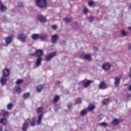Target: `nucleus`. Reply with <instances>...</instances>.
<instances>
[{
    "instance_id": "f257e3e1",
    "label": "nucleus",
    "mask_w": 131,
    "mask_h": 131,
    "mask_svg": "<svg viewBox=\"0 0 131 131\" xmlns=\"http://www.w3.org/2000/svg\"><path fill=\"white\" fill-rule=\"evenodd\" d=\"M36 4L37 7L41 9L47 6V1L46 0H37Z\"/></svg>"
},
{
    "instance_id": "f03ea898",
    "label": "nucleus",
    "mask_w": 131,
    "mask_h": 131,
    "mask_svg": "<svg viewBox=\"0 0 131 131\" xmlns=\"http://www.w3.org/2000/svg\"><path fill=\"white\" fill-rule=\"evenodd\" d=\"M41 61H42V58L41 57H38V58L36 60L35 65L34 66L35 68H37V67H39L40 65H41Z\"/></svg>"
},
{
    "instance_id": "7ed1b4c3",
    "label": "nucleus",
    "mask_w": 131,
    "mask_h": 131,
    "mask_svg": "<svg viewBox=\"0 0 131 131\" xmlns=\"http://www.w3.org/2000/svg\"><path fill=\"white\" fill-rule=\"evenodd\" d=\"M56 52H52L51 53H50L49 55H48L46 59V60L49 61H50V60H51V59H52V58H54V57H55V56H56Z\"/></svg>"
},
{
    "instance_id": "20e7f679",
    "label": "nucleus",
    "mask_w": 131,
    "mask_h": 131,
    "mask_svg": "<svg viewBox=\"0 0 131 131\" xmlns=\"http://www.w3.org/2000/svg\"><path fill=\"white\" fill-rule=\"evenodd\" d=\"M18 40H20V41H21L22 42H25L26 40V36L20 34L18 36Z\"/></svg>"
},
{
    "instance_id": "39448f33",
    "label": "nucleus",
    "mask_w": 131,
    "mask_h": 131,
    "mask_svg": "<svg viewBox=\"0 0 131 131\" xmlns=\"http://www.w3.org/2000/svg\"><path fill=\"white\" fill-rule=\"evenodd\" d=\"M37 19L40 21V22L42 23L46 22V17L41 15H38L37 16Z\"/></svg>"
},
{
    "instance_id": "423d86ee",
    "label": "nucleus",
    "mask_w": 131,
    "mask_h": 131,
    "mask_svg": "<svg viewBox=\"0 0 131 131\" xmlns=\"http://www.w3.org/2000/svg\"><path fill=\"white\" fill-rule=\"evenodd\" d=\"M114 85L116 86H118L120 83V77H116L115 78V81H114Z\"/></svg>"
},
{
    "instance_id": "0eeeda50",
    "label": "nucleus",
    "mask_w": 131,
    "mask_h": 131,
    "mask_svg": "<svg viewBox=\"0 0 131 131\" xmlns=\"http://www.w3.org/2000/svg\"><path fill=\"white\" fill-rule=\"evenodd\" d=\"M92 82H93V81L92 80H85L83 81V86H84V88H88V86H89V85H90V84Z\"/></svg>"
},
{
    "instance_id": "6e6552de",
    "label": "nucleus",
    "mask_w": 131,
    "mask_h": 131,
    "mask_svg": "<svg viewBox=\"0 0 131 131\" xmlns=\"http://www.w3.org/2000/svg\"><path fill=\"white\" fill-rule=\"evenodd\" d=\"M99 88L100 90H106L107 89V85L105 82H101L99 85Z\"/></svg>"
},
{
    "instance_id": "1a4fd4ad",
    "label": "nucleus",
    "mask_w": 131,
    "mask_h": 131,
    "mask_svg": "<svg viewBox=\"0 0 131 131\" xmlns=\"http://www.w3.org/2000/svg\"><path fill=\"white\" fill-rule=\"evenodd\" d=\"M3 76H4L5 77H7L10 74V71L8 69H5L3 71Z\"/></svg>"
},
{
    "instance_id": "9d476101",
    "label": "nucleus",
    "mask_w": 131,
    "mask_h": 131,
    "mask_svg": "<svg viewBox=\"0 0 131 131\" xmlns=\"http://www.w3.org/2000/svg\"><path fill=\"white\" fill-rule=\"evenodd\" d=\"M58 40V35L55 34L52 36L51 37V41L53 43H55L56 41Z\"/></svg>"
},
{
    "instance_id": "9b49d317",
    "label": "nucleus",
    "mask_w": 131,
    "mask_h": 131,
    "mask_svg": "<svg viewBox=\"0 0 131 131\" xmlns=\"http://www.w3.org/2000/svg\"><path fill=\"white\" fill-rule=\"evenodd\" d=\"M110 64L108 63H105L102 66L103 69L105 71H107V70H109V69H110Z\"/></svg>"
},
{
    "instance_id": "f8f14e48",
    "label": "nucleus",
    "mask_w": 131,
    "mask_h": 131,
    "mask_svg": "<svg viewBox=\"0 0 131 131\" xmlns=\"http://www.w3.org/2000/svg\"><path fill=\"white\" fill-rule=\"evenodd\" d=\"M36 54L37 57L39 58L40 57H41L42 55H43V52L41 50H37L36 51Z\"/></svg>"
},
{
    "instance_id": "ddd939ff",
    "label": "nucleus",
    "mask_w": 131,
    "mask_h": 131,
    "mask_svg": "<svg viewBox=\"0 0 131 131\" xmlns=\"http://www.w3.org/2000/svg\"><path fill=\"white\" fill-rule=\"evenodd\" d=\"M0 11H2V12H5L7 11V7H6L3 3L0 1Z\"/></svg>"
},
{
    "instance_id": "4468645a",
    "label": "nucleus",
    "mask_w": 131,
    "mask_h": 131,
    "mask_svg": "<svg viewBox=\"0 0 131 131\" xmlns=\"http://www.w3.org/2000/svg\"><path fill=\"white\" fill-rule=\"evenodd\" d=\"M42 117H43V115L42 114H40L38 116V119L37 121V125H39V124H40V123H41V120L42 119Z\"/></svg>"
},
{
    "instance_id": "2eb2a0df",
    "label": "nucleus",
    "mask_w": 131,
    "mask_h": 131,
    "mask_svg": "<svg viewBox=\"0 0 131 131\" xmlns=\"http://www.w3.org/2000/svg\"><path fill=\"white\" fill-rule=\"evenodd\" d=\"M1 83L2 85H5L7 83V79L5 77H2L1 79Z\"/></svg>"
},
{
    "instance_id": "dca6fc26",
    "label": "nucleus",
    "mask_w": 131,
    "mask_h": 131,
    "mask_svg": "<svg viewBox=\"0 0 131 131\" xmlns=\"http://www.w3.org/2000/svg\"><path fill=\"white\" fill-rule=\"evenodd\" d=\"M120 122V120L114 119L112 121V124H113L114 125H117V124H119Z\"/></svg>"
},
{
    "instance_id": "f3484780",
    "label": "nucleus",
    "mask_w": 131,
    "mask_h": 131,
    "mask_svg": "<svg viewBox=\"0 0 131 131\" xmlns=\"http://www.w3.org/2000/svg\"><path fill=\"white\" fill-rule=\"evenodd\" d=\"M40 37V35L37 34H34L32 35V38L34 40L38 39Z\"/></svg>"
},
{
    "instance_id": "a211bd4d",
    "label": "nucleus",
    "mask_w": 131,
    "mask_h": 131,
    "mask_svg": "<svg viewBox=\"0 0 131 131\" xmlns=\"http://www.w3.org/2000/svg\"><path fill=\"white\" fill-rule=\"evenodd\" d=\"M8 122V121L7 120V119L6 118H2L0 120V123L3 124V125H6Z\"/></svg>"
},
{
    "instance_id": "6ab92c4d",
    "label": "nucleus",
    "mask_w": 131,
    "mask_h": 131,
    "mask_svg": "<svg viewBox=\"0 0 131 131\" xmlns=\"http://www.w3.org/2000/svg\"><path fill=\"white\" fill-rule=\"evenodd\" d=\"M5 41L7 45H10V43H11V42L12 41V38L11 37H7L5 39Z\"/></svg>"
},
{
    "instance_id": "aec40b11",
    "label": "nucleus",
    "mask_w": 131,
    "mask_h": 131,
    "mask_svg": "<svg viewBox=\"0 0 131 131\" xmlns=\"http://www.w3.org/2000/svg\"><path fill=\"white\" fill-rule=\"evenodd\" d=\"M28 127V123L25 122L23 125V127H22L23 131H26Z\"/></svg>"
},
{
    "instance_id": "412c9836",
    "label": "nucleus",
    "mask_w": 131,
    "mask_h": 131,
    "mask_svg": "<svg viewBox=\"0 0 131 131\" xmlns=\"http://www.w3.org/2000/svg\"><path fill=\"white\" fill-rule=\"evenodd\" d=\"M14 90L15 92H17V93H21V92H22V90H21V88L18 86H15Z\"/></svg>"
},
{
    "instance_id": "4be33fe9",
    "label": "nucleus",
    "mask_w": 131,
    "mask_h": 131,
    "mask_svg": "<svg viewBox=\"0 0 131 131\" xmlns=\"http://www.w3.org/2000/svg\"><path fill=\"white\" fill-rule=\"evenodd\" d=\"M42 89H43V87L42 86V85H40L36 88V91L38 93H40V92H41V90H42Z\"/></svg>"
},
{
    "instance_id": "5701e85b",
    "label": "nucleus",
    "mask_w": 131,
    "mask_h": 131,
    "mask_svg": "<svg viewBox=\"0 0 131 131\" xmlns=\"http://www.w3.org/2000/svg\"><path fill=\"white\" fill-rule=\"evenodd\" d=\"M99 126H104V127H107L108 126V123L105 122H102L99 124Z\"/></svg>"
},
{
    "instance_id": "b1692460",
    "label": "nucleus",
    "mask_w": 131,
    "mask_h": 131,
    "mask_svg": "<svg viewBox=\"0 0 131 131\" xmlns=\"http://www.w3.org/2000/svg\"><path fill=\"white\" fill-rule=\"evenodd\" d=\"M13 107H14V105L12 103H9L7 105V109H8V110H12V109H13Z\"/></svg>"
},
{
    "instance_id": "393cba45",
    "label": "nucleus",
    "mask_w": 131,
    "mask_h": 131,
    "mask_svg": "<svg viewBox=\"0 0 131 131\" xmlns=\"http://www.w3.org/2000/svg\"><path fill=\"white\" fill-rule=\"evenodd\" d=\"M64 21L66 23H69V22H71V21H72V18H69L68 17H66L64 18Z\"/></svg>"
},
{
    "instance_id": "a878e982",
    "label": "nucleus",
    "mask_w": 131,
    "mask_h": 131,
    "mask_svg": "<svg viewBox=\"0 0 131 131\" xmlns=\"http://www.w3.org/2000/svg\"><path fill=\"white\" fill-rule=\"evenodd\" d=\"M109 102H110L109 99H104L103 101V105H107V104H109Z\"/></svg>"
},
{
    "instance_id": "bb28decb",
    "label": "nucleus",
    "mask_w": 131,
    "mask_h": 131,
    "mask_svg": "<svg viewBox=\"0 0 131 131\" xmlns=\"http://www.w3.org/2000/svg\"><path fill=\"white\" fill-rule=\"evenodd\" d=\"M59 98H60V97L59 96H58V95L56 96L53 99L54 103H57V102H58Z\"/></svg>"
},
{
    "instance_id": "cd10ccee",
    "label": "nucleus",
    "mask_w": 131,
    "mask_h": 131,
    "mask_svg": "<svg viewBox=\"0 0 131 131\" xmlns=\"http://www.w3.org/2000/svg\"><path fill=\"white\" fill-rule=\"evenodd\" d=\"M35 125V118H33L31 122V126H34Z\"/></svg>"
},
{
    "instance_id": "c85d7f7f",
    "label": "nucleus",
    "mask_w": 131,
    "mask_h": 131,
    "mask_svg": "<svg viewBox=\"0 0 131 131\" xmlns=\"http://www.w3.org/2000/svg\"><path fill=\"white\" fill-rule=\"evenodd\" d=\"M84 59H85V60H89V61H91V59H92L91 55H89V54H86L85 56H84Z\"/></svg>"
},
{
    "instance_id": "c756f323",
    "label": "nucleus",
    "mask_w": 131,
    "mask_h": 131,
    "mask_svg": "<svg viewBox=\"0 0 131 131\" xmlns=\"http://www.w3.org/2000/svg\"><path fill=\"white\" fill-rule=\"evenodd\" d=\"M40 38L41 40H43V39H46V38H47L48 37V35H40Z\"/></svg>"
},
{
    "instance_id": "7c9ffc66",
    "label": "nucleus",
    "mask_w": 131,
    "mask_h": 131,
    "mask_svg": "<svg viewBox=\"0 0 131 131\" xmlns=\"http://www.w3.org/2000/svg\"><path fill=\"white\" fill-rule=\"evenodd\" d=\"M29 96H30L29 93H27L23 95V98L24 99H27V98H28Z\"/></svg>"
},
{
    "instance_id": "2f4dec72",
    "label": "nucleus",
    "mask_w": 131,
    "mask_h": 131,
    "mask_svg": "<svg viewBox=\"0 0 131 131\" xmlns=\"http://www.w3.org/2000/svg\"><path fill=\"white\" fill-rule=\"evenodd\" d=\"M86 113V111L85 110H83L81 112L80 114L82 116H84V115H85Z\"/></svg>"
},
{
    "instance_id": "473e14b6",
    "label": "nucleus",
    "mask_w": 131,
    "mask_h": 131,
    "mask_svg": "<svg viewBox=\"0 0 131 131\" xmlns=\"http://www.w3.org/2000/svg\"><path fill=\"white\" fill-rule=\"evenodd\" d=\"M95 109V105H90L88 107V110L89 111H92V110H94Z\"/></svg>"
},
{
    "instance_id": "72a5a7b5",
    "label": "nucleus",
    "mask_w": 131,
    "mask_h": 131,
    "mask_svg": "<svg viewBox=\"0 0 131 131\" xmlns=\"http://www.w3.org/2000/svg\"><path fill=\"white\" fill-rule=\"evenodd\" d=\"M23 82V79H18L17 80L16 82V84H21Z\"/></svg>"
},
{
    "instance_id": "f704fd0d",
    "label": "nucleus",
    "mask_w": 131,
    "mask_h": 131,
    "mask_svg": "<svg viewBox=\"0 0 131 131\" xmlns=\"http://www.w3.org/2000/svg\"><path fill=\"white\" fill-rule=\"evenodd\" d=\"M94 4H95V3H94V2H93V1L88 2V5L90 7H94Z\"/></svg>"
},
{
    "instance_id": "c9c22d12",
    "label": "nucleus",
    "mask_w": 131,
    "mask_h": 131,
    "mask_svg": "<svg viewBox=\"0 0 131 131\" xmlns=\"http://www.w3.org/2000/svg\"><path fill=\"white\" fill-rule=\"evenodd\" d=\"M42 111V107H39L36 111L37 113H38V114L41 113Z\"/></svg>"
},
{
    "instance_id": "e433bc0d",
    "label": "nucleus",
    "mask_w": 131,
    "mask_h": 131,
    "mask_svg": "<svg viewBox=\"0 0 131 131\" xmlns=\"http://www.w3.org/2000/svg\"><path fill=\"white\" fill-rule=\"evenodd\" d=\"M60 106L59 104H57L54 107V111H57V109H60Z\"/></svg>"
},
{
    "instance_id": "4c0bfd02",
    "label": "nucleus",
    "mask_w": 131,
    "mask_h": 131,
    "mask_svg": "<svg viewBox=\"0 0 131 131\" xmlns=\"http://www.w3.org/2000/svg\"><path fill=\"white\" fill-rule=\"evenodd\" d=\"M83 13H84V14H87L88 12H89V9H88V8H86L85 7V8L83 9Z\"/></svg>"
},
{
    "instance_id": "58836bf2",
    "label": "nucleus",
    "mask_w": 131,
    "mask_h": 131,
    "mask_svg": "<svg viewBox=\"0 0 131 131\" xmlns=\"http://www.w3.org/2000/svg\"><path fill=\"white\" fill-rule=\"evenodd\" d=\"M121 34H122V35L123 36H125V35H126V32H125V31H124V30H122L121 32Z\"/></svg>"
},
{
    "instance_id": "ea45409f",
    "label": "nucleus",
    "mask_w": 131,
    "mask_h": 131,
    "mask_svg": "<svg viewBox=\"0 0 131 131\" xmlns=\"http://www.w3.org/2000/svg\"><path fill=\"white\" fill-rule=\"evenodd\" d=\"M80 103H81V99H80V98L76 100V104H80Z\"/></svg>"
},
{
    "instance_id": "a19ab883",
    "label": "nucleus",
    "mask_w": 131,
    "mask_h": 131,
    "mask_svg": "<svg viewBox=\"0 0 131 131\" xmlns=\"http://www.w3.org/2000/svg\"><path fill=\"white\" fill-rule=\"evenodd\" d=\"M3 115H4V116L9 117V113L7 112H4L3 113Z\"/></svg>"
},
{
    "instance_id": "79ce46f5",
    "label": "nucleus",
    "mask_w": 131,
    "mask_h": 131,
    "mask_svg": "<svg viewBox=\"0 0 131 131\" xmlns=\"http://www.w3.org/2000/svg\"><path fill=\"white\" fill-rule=\"evenodd\" d=\"M72 26L73 27H76V26H77V23L76 21L73 23L72 24Z\"/></svg>"
},
{
    "instance_id": "37998d69",
    "label": "nucleus",
    "mask_w": 131,
    "mask_h": 131,
    "mask_svg": "<svg viewBox=\"0 0 131 131\" xmlns=\"http://www.w3.org/2000/svg\"><path fill=\"white\" fill-rule=\"evenodd\" d=\"M94 21V17L90 16L89 18V22L91 23V22H93Z\"/></svg>"
},
{
    "instance_id": "c03bdc74",
    "label": "nucleus",
    "mask_w": 131,
    "mask_h": 131,
    "mask_svg": "<svg viewBox=\"0 0 131 131\" xmlns=\"http://www.w3.org/2000/svg\"><path fill=\"white\" fill-rule=\"evenodd\" d=\"M18 7H19V8H22V7H23V4H22V3L21 2H19L18 3Z\"/></svg>"
},
{
    "instance_id": "a18cd8bd",
    "label": "nucleus",
    "mask_w": 131,
    "mask_h": 131,
    "mask_svg": "<svg viewBox=\"0 0 131 131\" xmlns=\"http://www.w3.org/2000/svg\"><path fill=\"white\" fill-rule=\"evenodd\" d=\"M52 29H57V26L56 25H53L52 26Z\"/></svg>"
},
{
    "instance_id": "49530a36",
    "label": "nucleus",
    "mask_w": 131,
    "mask_h": 131,
    "mask_svg": "<svg viewBox=\"0 0 131 131\" xmlns=\"http://www.w3.org/2000/svg\"><path fill=\"white\" fill-rule=\"evenodd\" d=\"M5 131H10V127L9 126H7L5 128Z\"/></svg>"
},
{
    "instance_id": "de8ad7c7",
    "label": "nucleus",
    "mask_w": 131,
    "mask_h": 131,
    "mask_svg": "<svg viewBox=\"0 0 131 131\" xmlns=\"http://www.w3.org/2000/svg\"><path fill=\"white\" fill-rule=\"evenodd\" d=\"M93 51H94V52H96V51H97L98 48H97V47H93Z\"/></svg>"
},
{
    "instance_id": "09e8293b",
    "label": "nucleus",
    "mask_w": 131,
    "mask_h": 131,
    "mask_svg": "<svg viewBox=\"0 0 131 131\" xmlns=\"http://www.w3.org/2000/svg\"><path fill=\"white\" fill-rule=\"evenodd\" d=\"M71 107H72V105L71 104H68V109H70V108H71Z\"/></svg>"
},
{
    "instance_id": "8fccbe9b",
    "label": "nucleus",
    "mask_w": 131,
    "mask_h": 131,
    "mask_svg": "<svg viewBox=\"0 0 131 131\" xmlns=\"http://www.w3.org/2000/svg\"><path fill=\"white\" fill-rule=\"evenodd\" d=\"M66 43V42H65V41H63L62 42H61V45L63 46V45H65Z\"/></svg>"
},
{
    "instance_id": "3c124183",
    "label": "nucleus",
    "mask_w": 131,
    "mask_h": 131,
    "mask_svg": "<svg viewBox=\"0 0 131 131\" xmlns=\"http://www.w3.org/2000/svg\"><path fill=\"white\" fill-rule=\"evenodd\" d=\"M31 56H32V57H34V56H35V53H32V54H31Z\"/></svg>"
},
{
    "instance_id": "603ef678",
    "label": "nucleus",
    "mask_w": 131,
    "mask_h": 131,
    "mask_svg": "<svg viewBox=\"0 0 131 131\" xmlns=\"http://www.w3.org/2000/svg\"><path fill=\"white\" fill-rule=\"evenodd\" d=\"M128 90L131 91V85H129L128 86Z\"/></svg>"
},
{
    "instance_id": "864d4df0",
    "label": "nucleus",
    "mask_w": 131,
    "mask_h": 131,
    "mask_svg": "<svg viewBox=\"0 0 131 131\" xmlns=\"http://www.w3.org/2000/svg\"><path fill=\"white\" fill-rule=\"evenodd\" d=\"M98 118H99V119H102V116L101 115L98 116Z\"/></svg>"
},
{
    "instance_id": "5fc2aeb1",
    "label": "nucleus",
    "mask_w": 131,
    "mask_h": 131,
    "mask_svg": "<svg viewBox=\"0 0 131 131\" xmlns=\"http://www.w3.org/2000/svg\"><path fill=\"white\" fill-rule=\"evenodd\" d=\"M128 48H129V50H131V44H129L128 45Z\"/></svg>"
},
{
    "instance_id": "6e6d98bb",
    "label": "nucleus",
    "mask_w": 131,
    "mask_h": 131,
    "mask_svg": "<svg viewBox=\"0 0 131 131\" xmlns=\"http://www.w3.org/2000/svg\"><path fill=\"white\" fill-rule=\"evenodd\" d=\"M0 131H3V127L0 126Z\"/></svg>"
},
{
    "instance_id": "4d7b16f0",
    "label": "nucleus",
    "mask_w": 131,
    "mask_h": 131,
    "mask_svg": "<svg viewBox=\"0 0 131 131\" xmlns=\"http://www.w3.org/2000/svg\"><path fill=\"white\" fill-rule=\"evenodd\" d=\"M128 29H129V30H131V27H129L128 28Z\"/></svg>"
},
{
    "instance_id": "13d9d810",
    "label": "nucleus",
    "mask_w": 131,
    "mask_h": 131,
    "mask_svg": "<svg viewBox=\"0 0 131 131\" xmlns=\"http://www.w3.org/2000/svg\"><path fill=\"white\" fill-rule=\"evenodd\" d=\"M60 81H57V83H60Z\"/></svg>"
}]
</instances>
